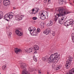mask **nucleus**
Masks as SVG:
<instances>
[{
  "instance_id": "nucleus-1",
  "label": "nucleus",
  "mask_w": 74,
  "mask_h": 74,
  "mask_svg": "<svg viewBox=\"0 0 74 74\" xmlns=\"http://www.w3.org/2000/svg\"><path fill=\"white\" fill-rule=\"evenodd\" d=\"M59 56L60 54H58L57 52L54 53L53 54H51L48 60V62L49 63H56V61L55 59L57 60H59Z\"/></svg>"
},
{
  "instance_id": "nucleus-2",
  "label": "nucleus",
  "mask_w": 74,
  "mask_h": 74,
  "mask_svg": "<svg viewBox=\"0 0 74 74\" xmlns=\"http://www.w3.org/2000/svg\"><path fill=\"white\" fill-rule=\"evenodd\" d=\"M58 11L59 12V13L58 14H57L55 16H54V20L56 21H57V20L58 19V18L59 16H64V15L66 14H69L70 12H64V10L63 8L58 9Z\"/></svg>"
},
{
  "instance_id": "nucleus-3",
  "label": "nucleus",
  "mask_w": 74,
  "mask_h": 74,
  "mask_svg": "<svg viewBox=\"0 0 74 74\" xmlns=\"http://www.w3.org/2000/svg\"><path fill=\"white\" fill-rule=\"evenodd\" d=\"M20 67L21 69H23L22 72V74H29V73L26 69V64L23 63H21Z\"/></svg>"
},
{
  "instance_id": "nucleus-4",
  "label": "nucleus",
  "mask_w": 74,
  "mask_h": 74,
  "mask_svg": "<svg viewBox=\"0 0 74 74\" xmlns=\"http://www.w3.org/2000/svg\"><path fill=\"white\" fill-rule=\"evenodd\" d=\"M28 30L31 34H31V32L33 31L32 33H33V36H36L37 35V31L36 30V28L34 27L33 28L32 27H30L29 28Z\"/></svg>"
},
{
  "instance_id": "nucleus-5",
  "label": "nucleus",
  "mask_w": 74,
  "mask_h": 74,
  "mask_svg": "<svg viewBox=\"0 0 74 74\" xmlns=\"http://www.w3.org/2000/svg\"><path fill=\"white\" fill-rule=\"evenodd\" d=\"M74 24V21L73 19H70L66 21L64 23L65 26H69L71 25V26H73Z\"/></svg>"
},
{
  "instance_id": "nucleus-6",
  "label": "nucleus",
  "mask_w": 74,
  "mask_h": 74,
  "mask_svg": "<svg viewBox=\"0 0 74 74\" xmlns=\"http://www.w3.org/2000/svg\"><path fill=\"white\" fill-rule=\"evenodd\" d=\"M72 61V58L71 57H69V59L66 61V63L65 64L66 69L70 68V65L71 64V62Z\"/></svg>"
},
{
  "instance_id": "nucleus-7",
  "label": "nucleus",
  "mask_w": 74,
  "mask_h": 74,
  "mask_svg": "<svg viewBox=\"0 0 74 74\" xmlns=\"http://www.w3.org/2000/svg\"><path fill=\"white\" fill-rule=\"evenodd\" d=\"M39 14L40 15L39 18L40 19L42 20H44L45 19V16L46 15V14L45 13V12H42L41 14L39 13Z\"/></svg>"
},
{
  "instance_id": "nucleus-8",
  "label": "nucleus",
  "mask_w": 74,
  "mask_h": 74,
  "mask_svg": "<svg viewBox=\"0 0 74 74\" xmlns=\"http://www.w3.org/2000/svg\"><path fill=\"white\" fill-rule=\"evenodd\" d=\"M15 32L16 34L18 36H22L23 35V33L20 31L19 29L16 30Z\"/></svg>"
},
{
  "instance_id": "nucleus-9",
  "label": "nucleus",
  "mask_w": 74,
  "mask_h": 74,
  "mask_svg": "<svg viewBox=\"0 0 74 74\" xmlns=\"http://www.w3.org/2000/svg\"><path fill=\"white\" fill-rule=\"evenodd\" d=\"M10 4V2L9 0H4L3 1V4L5 6L9 5Z\"/></svg>"
},
{
  "instance_id": "nucleus-10",
  "label": "nucleus",
  "mask_w": 74,
  "mask_h": 74,
  "mask_svg": "<svg viewBox=\"0 0 74 74\" xmlns=\"http://www.w3.org/2000/svg\"><path fill=\"white\" fill-rule=\"evenodd\" d=\"M14 51L16 53L18 54V52H21L22 51V50L21 49H19L18 48H16L15 49Z\"/></svg>"
},
{
  "instance_id": "nucleus-11",
  "label": "nucleus",
  "mask_w": 74,
  "mask_h": 74,
  "mask_svg": "<svg viewBox=\"0 0 74 74\" xmlns=\"http://www.w3.org/2000/svg\"><path fill=\"white\" fill-rule=\"evenodd\" d=\"M46 35H48L50 33V31L48 29H46L43 32Z\"/></svg>"
},
{
  "instance_id": "nucleus-12",
  "label": "nucleus",
  "mask_w": 74,
  "mask_h": 74,
  "mask_svg": "<svg viewBox=\"0 0 74 74\" xmlns=\"http://www.w3.org/2000/svg\"><path fill=\"white\" fill-rule=\"evenodd\" d=\"M4 19L6 20L7 21H9L10 18H9V15H8V14H7L4 16Z\"/></svg>"
},
{
  "instance_id": "nucleus-13",
  "label": "nucleus",
  "mask_w": 74,
  "mask_h": 74,
  "mask_svg": "<svg viewBox=\"0 0 74 74\" xmlns=\"http://www.w3.org/2000/svg\"><path fill=\"white\" fill-rule=\"evenodd\" d=\"M66 74H74V69H72L70 70L69 72L66 73Z\"/></svg>"
},
{
  "instance_id": "nucleus-14",
  "label": "nucleus",
  "mask_w": 74,
  "mask_h": 74,
  "mask_svg": "<svg viewBox=\"0 0 74 74\" xmlns=\"http://www.w3.org/2000/svg\"><path fill=\"white\" fill-rule=\"evenodd\" d=\"M66 0H59L58 2L59 4L60 5H62L63 4V2H66Z\"/></svg>"
},
{
  "instance_id": "nucleus-15",
  "label": "nucleus",
  "mask_w": 74,
  "mask_h": 74,
  "mask_svg": "<svg viewBox=\"0 0 74 74\" xmlns=\"http://www.w3.org/2000/svg\"><path fill=\"white\" fill-rule=\"evenodd\" d=\"M53 25V22L51 21H49V23L47 25V26L48 27H49L50 26H52Z\"/></svg>"
},
{
  "instance_id": "nucleus-16",
  "label": "nucleus",
  "mask_w": 74,
  "mask_h": 74,
  "mask_svg": "<svg viewBox=\"0 0 74 74\" xmlns=\"http://www.w3.org/2000/svg\"><path fill=\"white\" fill-rule=\"evenodd\" d=\"M44 25H45V23H44V22H42L41 23L40 26L41 29H43L44 28Z\"/></svg>"
},
{
  "instance_id": "nucleus-17",
  "label": "nucleus",
  "mask_w": 74,
  "mask_h": 74,
  "mask_svg": "<svg viewBox=\"0 0 74 74\" xmlns=\"http://www.w3.org/2000/svg\"><path fill=\"white\" fill-rule=\"evenodd\" d=\"M34 11H35V10H34V9H33L30 12V14H36V13H34Z\"/></svg>"
},
{
  "instance_id": "nucleus-18",
  "label": "nucleus",
  "mask_w": 74,
  "mask_h": 74,
  "mask_svg": "<svg viewBox=\"0 0 74 74\" xmlns=\"http://www.w3.org/2000/svg\"><path fill=\"white\" fill-rule=\"evenodd\" d=\"M32 49H34V53L35 54H36L37 53V47H36H36H33V48H32Z\"/></svg>"
},
{
  "instance_id": "nucleus-19",
  "label": "nucleus",
  "mask_w": 74,
  "mask_h": 74,
  "mask_svg": "<svg viewBox=\"0 0 74 74\" xmlns=\"http://www.w3.org/2000/svg\"><path fill=\"white\" fill-rule=\"evenodd\" d=\"M7 33L8 34V37L10 38L11 37V34H12V33H11V32H10V31H8Z\"/></svg>"
},
{
  "instance_id": "nucleus-20",
  "label": "nucleus",
  "mask_w": 74,
  "mask_h": 74,
  "mask_svg": "<svg viewBox=\"0 0 74 74\" xmlns=\"http://www.w3.org/2000/svg\"><path fill=\"white\" fill-rule=\"evenodd\" d=\"M12 14V13H10L9 14V19H12L13 17V16L11 14Z\"/></svg>"
},
{
  "instance_id": "nucleus-21",
  "label": "nucleus",
  "mask_w": 74,
  "mask_h": 74,
  "mask_svg": "<svg viewBox=\"0 0 74 74\" xmlns=\"http://www.w3.org/2000/svg\"><path fill=\"white\" fill-rule=\"evenodd\" d=\"M19 18H18V19H17L18 21H19V20H22V18H23V15H21L20 17H19Z\"/></svg>"
},
{
  "instance_id": "nucleus-22",
  "label": "nucleus",
  "mask_w": 74,
  "mask_h": 74,
  "mask_svg": "<svg viewBox=\"0 0 74 74\" xmlns=\"http://www.w3.org/2000/svg\"><path fill=\"white\" fill-rule=\"evenodd\" d=\"M58 23H60L61 25H62L63 23V22L62 21V19L59 18V19Z\"/></svg>"
},
{
  "instance_id": "nucleus-23",
  "label": "nucleus",
  "mask_w": 74,
  "mask_h": 74,
  "mask_svg": "<svg viewBox=\"0 0 74 74\" xmlns=\"http://www.w3.org/2000/svg\"><path fill=\"white\" fill-rule=\"evenodd\" d=\"M3 13L1 11H0V17L2 19V18L3 17Z\"/></svg>"
},
{
  "instance_id": "nucleus-24",
  "label": "nucleus",
  "mask_w": 74,
  "mask_h": 74,
  "mask_svg": "<svg viewBox=\"0 0 74 74\" xmlns=\"http://www.w3.org/2000/svg\"><path fill=\"white\" fill-rule=\"evenodd\" d=\"M57 68L56 69V70H60V68L61 67L59 65H57L56 66Z\"/></svg>"
},
{
  "instance_id": "nucleus-25",
  "label": "nucleus",
  "mask_w": 74,
  "mask_h": 74,
  "mask_svg": "<svg viewBox=\"0 0 74 74\" xmlns=\"http://www.w3.org/2000/svg\"><path fill=\"white\" fill-rule=\"evenodd\" d=\"M47 1L49 3H51V0H44V3H46Z\"/></svg>"
},
{
  "instance_id": "nucleus-26",
  "label": "nucleus",
  "mask_w": 74,
  "mask_h": 74,
  "mask_svg": "<svg viewBox=\"0 0 74 74\" xmlns=\"http://www.w3.org/2000/svg\"><path fill=\"white\" fill-rule=\"evenodd\" d=\"M33 58L34 61H35V62H37V60L36 58H35L34 56H33Z\"/></svg>"
},
{
  "instance_id": "nucleus-27",
  "label": "nucleus",
  "mask_w": 74,
  "mask_h": 74,
  "mask_svg": "<svg viewBox=\"0 0 74 74\" xmlns=\"http://www.w3.org/2000/svg\"><path fill=\"white\" fill-rule=\"evenodd\" d=\"M42 60L43 61H46V60H47V58H46L45 57L42 58Z\"/></svg>"
},
{
  "instance_id": "nucleus-28",
  "label": "nucleus",
  "mask_w": 74,
  "mask_h": 74,
  "mask_svg": "<svg viewBox=\"0 0 74 74\" xmlns=\"http://www.w3.org/2000/svg\"><path fill=\"white\" fill-rule=\"evenodd\" d=\"M37 19V18L36 17H34L32 18V19L33 20H36Z\"/></svg>"
},
{
  "instance_id": "nucleus-29",
  "label": "nucleus",
  "mask_w": 74,
  "mask_h": 74,
  "mask_svg": "<svg viewBox=\"0 0 74 74\" xmlns=\"http://www.w3.org/2000/svg\"><path fill=\"white\" fill-rule=\"evenodd\" d=\"M54 64H53L52 66V67L53 68H55V67H56V66H55V64H56V63H53Z\"/></svg>"
},
{
  "instance_id": "nucleus-30",
  "label": "nucleus",
  "mask_w": 74,
  "mask_h": 74,
  "mask_svg": "<svg viewBox=\"0 0 74 74\" xmlns=\"http://www.w3.org/2000/svg\"><path fill=\"white\" fill-rule=\"evenodd\" d=\"M41 32V30L40 29V28H38L37 29V32L38 33H40Z\"/></svg>"
},
{
  "instance_id": "nucleus-31",
  "label": "nucleus",
  "mask_w": 74,
  "mask_h": 74,
  "mask_svg": "<svg viewBox=\"0 0 74 74\" xmlns=\"http://www.w3.org/2000/svg\"><path fill=\"white\" fill-rule=\"evenodd\" d=\"M6 69V66H4L2 67V69L3 70H5Z\"/></svg>"
},
{
  "instance_id": "nucleus-32",
  "label": "nucleus",
  "mask_w": 74,
  "mask_h": 74,
  "mask_svg": "<svg viewBox=\"0 0 74 74\" xmlns=\"http://www.w3.org/2000/svg\"><path fill=\"white\" fill-rule=\"evenodd\" d=\"M29 53H30L31 52H32V49L29 48Z\"/></svg>"
},
{
  "instance_id": "nucleus-33",
  "label": "nucleus",
  "mask_w": 74,
  "mask_h": 74,
  "mask_svg": "<svg viewBox=\"0 0 74 74\" xmlns=\"http://www.w3.org/2000/svg\"><path fill=\"white\" fill-rule=\"evenodd\" d=\"M60 19H61V20L62 21V22H63V20L64 19V17H62Z\"/></svg>"
},
{
  "instance_id": "nucleus-34",
  "label": "nucleus",
  "mask_w": 74,
  "mask_h": 74,
  "mask_svg": "<svg viewBox=\"0 0 74 74\" xmlns=\"http://www.w3.org/2000/svg\"><path fill=\"white\" fill-rule=\"evenodd\" d=\"M26 52H29V50L27 49L25 50Z\"/></svg>"
},
{
  "instance_id": "nucleus-35",
  "label": "nucleus",
  "mask_w": 74,
  "mask_h": 74,
  "mask_svg": "<svg viewBox=\"0 0 74 74\" xmlns=\"http://www.w3.org/2000/svg\"><path fill=\"white\" fill-rule=\"evenodd\" d=\"M38 73L39 74H41V71L40 70H38Z\"/></svg>"
},
{
  "instance_id": "nucleus-36",
  "label": "nucleus",
  "mask_w": 74,
  "mask_h": 74,
  "mask_svg": "<svg viewBox=\"0 0 74 74\" xmlns=\"http://www.w3.org/2000/svg\"><path fill=\"white\" fill-rule=\"evenodd\" d=\"M52 35L53 36H55V33H53L52 34Z\"/></svg>"
},
{
  "instance_id": "nucleus-37",
  "label": "nucleus",
  "mask_w": 74,
  "mask_h": 74,
  "mask_svg": "<svg viewBox=\"0 0 74 74\" xmlns=\"http://www.w3.org/2000/svg\"><path fill=\"white\" fill-rule=\"evenodd\" d=\"M38 10H39V11H40V9H39V8H38L37 12H38Z\"/></svg>"
},
{
  "instance_id": "nucleus-38",
  "label": "nucleus",
  "mask_w": 74,
  "mask_h": 74,
  "mask_svg": "<svg viewBox=\"0 0 74 74\" xmlns=\"http://www.w3.org/2000/svg\"><path fill=\"white\" fill-rule=\"evenodd\" d=\"M38 49H39V47L38 46L37 50H38Z\"/></svg>"
},
{
  "instance_id": "nucleus-39",
  "label": "nucleus",
  "mask_w": 74,
  "mask_h": 74,
  "mask_svg": "<svg viewBox=\"0 0 74 74\" xmlns=\"http://www.w3.org/2000/svg\"><path fill=\"white\" fill-rule=\"evenodd\" d=\"M72 41H74V38H73V39H72Z\"/></svg>"
},
{
  "instance_id": "nucleus-40",
  "label": "nucleus",
  "mask_w": 74,
  "mask_h": 74,
  "mask_svg": "<svg viewBox=\"0 0 74 74\" xmlns=\"http://www.w3.org/2000/svg\"><path fill=\"white\" fill-rule=\"evenodd\" d=\"M1 0H0V3H1Z\"/></svg>"
},
{
  "instance_id": "nucleus-41",
  "label": "nucleus",
  "mask_w": 74,
  "mask_h": 74,
  "mask_svg": "<svg viewBox=\"0 0 74 74\" xmlns=\"http://www.w3.org/2000/svg\"><path fill=\"white\" fill-rule=\"evenodd\" d=\"M14 9H15V8L14 7L13 8Z\"/></svg>"
},
{
  "instance_id": "nucleus-42",
  "label": "nucleus",
  "mask_w": 74,
  "mask_h": 74,
  "mask_svg": "<svg viewBox=\"0 0 74 74\" xmlns=\"http://www.w3.org/2000/svg\"><path fill=\"white\" fill-rule=\"evenodd\" d=\"M47 74H49V72H47Z\"/></svg>"
},
{
  "instance_id": "nucleus-43",
  "label": "nucleus",
  "mask_w": 74,
  "mask_h": 74,
  "mask_svg": "<svg viewBox=\"0 0 74 74\" xmlns=\"http://www.w3.org/2000/svg\"><path fill=\"white\" fill-rule=\"evenodd\" d=\"M1 19V17H0V19Z\"/></svg>"
},
{
  "instance_id": "nucleus-44",
  "label": "nucleus",
  "mask_w": 74,
  "mask_h": 74,
  "mask_svg": "<svg viewBox=\"0 0 74 74\" xmlns=\"http://www.w3.org/2000/svg\"><path fill=\"white\" fill-rule=\"evenodd\" d=\"M36 12H37V10H36Z\"/></svg>"
},
{
  "instance_id": "nucleus-45",
  "label": "nucleus",
  "mask_w": 74,
  "mask_h": 74,
  "mask_svg": "<svg viewBox=\"0 0 74 74\" xmlns=\"http://www.w3.org/2000/svg\"><path fill=\"white\" fill-rule=\"evenodd\" d=\"M36 0V1H37V0Z\"/></svg>"
},
{
  "instance_id": "nucleus-46",
  "label": "nucleus",
  "mask_w": 74,
  "mask_h": 74,
  "mask_svg": "<svg viewBox=\"0 0 74 74\" xmlns=\"http://www.w3.org/2000/svg\"><path fill=\"white\" fill-rule=\"evenodd\" d=\"M0 74H1L0 73Z\"/></svg>"
}]
</instances>
